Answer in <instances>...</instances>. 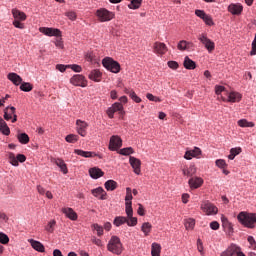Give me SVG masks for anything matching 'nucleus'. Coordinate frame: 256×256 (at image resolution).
I'll return each mask as SVG.
<instances>
[{
    "mask_svg": "<svg viewBox=\"0 0 256 256\" xmlns=\"http://www.w3.org/2000/svg\"><path fill=\"white\" fill-rule=\"evenodd\" d=\"M65 141H67V143H77L79 141V136L75 134H69L66 136Z\"/></svg>",
    "mask_w": 256,
    "mask_h": 256,
    "instance_id": "nucleus-43",
    "label": "nucleus"
},
{
    "mask_svg": "<svg viewBox=\"0 0 256 256\" xmlns=\"http://www.w3.org/2000/svg\"><path fill=\"white\" fill-rule=\"evenodd\" d=\"M15 107H6L4 109V119L5 121H11L12 123H17V114H15Z\"/></svg>",
    "mask_w": 256,
    "mask_h": 256,
    "instance_id": "nucleus-10",
    "label": "nucleus"
},
{
    "mask_svg": "<svg viewBox=\"0 0 256 256\" xmlns=\"http://www.w3.org/2000/svg\"><path fill=\"white\" fill-rule=\"evenodd\" d=\"M9 243V236L5 233H1V244L2 245H7Z\"/></svg>",
    "mask_w": 256,
    "mask_h": 256,
    "instance_id": "nucleus-57",
    "label": "nucleus"
},
{
    "mask_svg": "<svg viewBox=\"0 0 256 256\" xmlns=\"http://www.w3.org/2000/svg\"><path fill=\"white\" fill-rule=\"evenodd\" d=\"M132 153H135V151H133V148L131 147H127V148H122L119 150V154L120 155H132Z\"/></svg>",
    "mask_w": 256,
    "mask_h": 256,
    "instance_id": "nucleus-47",
    "label": "nucleus"
},
{
    "mask_svg": "<svg viewBox=\"0 0 256 256\" xmlns=\"http://www.w3.org/2000/svg\"><path fill=\"white\" fill-rule=\"evenodd\" d=\"M133 203H125L127 217H133Z\"/></svg>",
    "mask_w": 256,
    "mask_h": 256,
    "instance_id": "nucleus-46",
    "label": "nucleus"
},
{
    "mask_svg": "<svg viewBox=\"0 0 256 256\" xmlns=\"http://www.w3.org/2000/svg\"><path fill=\"white\" fill-rule=\"evenodd\" d=\"M133 194L130 187L126 188L125 203H133Z\"/></svg>",
    "mask_w": 256,
    "mask_h": 256,
    "instance_id": "nucleus-45",
    "label": "nucleus"
},
{
    "mask_svg": "<svg viewBox=\"0 0 256 256\" xmlns=\"http://www.w3.org/2000/svg\"><path fill=\"white\" fill-rule=\"evenodd\" d=\"M237 219L241 225L248 229H255L256 213L242 211L238 214Z\"/></svg>",
    "mask_w": 256,
    "mask_h": 256,
    "instance_id": "nucleus-1",
    "label": "nucleus"
},
{
    "mask_svg": "<svg viewBox=\"0 0 256 256\" xmlns=\"http://www.w3.org/2000/svg\"><path fill=\"white\" fill-rule=\"evenodd\" d=\"M199 155H201V149L195 147L193 150L186 151L184 159L190 161V159H193V157H199Z\"/></svg>",
    "mask_w": 256,
    "mask_h": 256,
    "instance_id": "nucleus-23",
    "label": "nucleus"
},
{
    "mask_svg": "<svg viewBox=\"0 0 256 256\" xmlns=\"http://www.w3.org/2000/svg\"><path fill=\"white\" fill-rule=\"evenodd\" d=\"M102 77L103 74L98 69L92 70L88 75V79H90L91 81H95V83H100Z\"/></svg>",
    "mask_w": 256,
    "mask_h": 256,
    "instance_id": "nucleus-21",
    "label": "nucleus"
},
{
    "mask_svg": "<svg viewBox=\"0 0 256 256\" xmlns=\"http://www.w3.org/2000/svg\"><path fill=\"white\" fill-rule=\"evenodd\" d=\"M242 98H243V96L239 92H230L228 95V101L230 103H237V102L241 101Z\"/></svg>",
    "mask_w": 256,
    "mask_h": 256,
    "instance_id": "nucleus-29",
    "label": "nucleus"
},
{
    "mask_svg": "<svg viewBox=\"0 0 256 256\" xmlns=\"http://www.w3.org/2000/svg\"><path fill=\"white\" fill-rule=\"evenodd\" d=\"M102 65L111 73H119L121 71V65L119 62L113 60V58L106 57L102 60Z\"/></svg>",
    "mask_w": 256,
    "mask_h": 256,
    "instance_id": "nucleus-4",
    "label": "nucleus"
},
{
    "mask_svg": "<svg viewBox=\"0 0 256 256\" xmlns=\"http://www.w3.org/2000/svg\"><path fill=\"white\" fill-rule=\"evenodd\" d=\"M191 48H193V43L185 40L180 41L177 45L179 51H189Z\"/></svg>",
    "mask_w": 256,
    "mask_h": 256,
    "instance_id": "nucleus-27",
    "label": "nucleus"
},
{
    "mask_svg": "<svg viewBox=\"0 0 256 256\" xmlns=\"http://www.w3.org/2000/svg\"><path fill=\"white\" fill-rule=\"evenodd\" d=\"M195 14L197 15V17H200V19H203V18H205L207 16L205 11H203V10H196Z\"/></svg>",
    "mask_w": 256,
    "mask_h": 256,
    "instance_id": "nucleus-63",
    "label": "nucleus"
},
{
    "mask_svg": "<svg viewBox=\"0 0 256 256\" xmlns=\"http://www.w3.org/2000/svg\"><path fill=\"white\" fill-rule=\"evenodd\" d=\"M107 249L110 253L121 255V253H123V244L121 243V239L117 236H112L108 242Z\"/></svg>",
    "mask_w": 256,
    "mask_h": 256,
    "instance_id": "nucleus-3",
    "label": "nucleus"
},
{
    "mask_svg": "<svg viewBox=\"0 0 256 256\" xmlns=\"http://www.w3.org/2000/svg\"><path fill=\"white\" fill-rule=\"evenodd\" d=\"M74 153L76 155H80V157H85V158L93 157V152H89V151H83V150L76 149V150H74Z\"/></svg>",
    "mask_w": 256,
    "mask_h": 256,
    "instance_id": "nucleus-40",
    "label": "nucleus"
},
{
    "mask_svg": "<svg viewBox=\"0 0 256 256\" xmlns=\"http://www.w3.org/2000/svg\"><path fill=\"white\" fill-rule=\"evenodd\" d=\"M65 16L70 19V21H75L77 19V13L75 11H68L65 13Z\"/></svg>",
    "mask_w": 256,
    "mask_h": 256,
    "instance_id": "nucleus-52",
    "label": "nucleus"
},
{
    "mask_svg": "<svg viewBox=\"0 0 256 256\" xmlns=\"http://www.w3.org/2000/svg\"><path fill=\"white\" fill-rule=\"evenodd\" d=\"M247 241L249 245L252 247V249L256 250V241L253 236H248Z\"/></svg>",
    "mask_w": 256,
    "mask_h": 256,
    "instance_id": "nucleus-55",
    "label": "nucleus"
},
{
    "mask_svg": "<svg viewBox=\"0 0 256 256\" xmlns=\"http://www.w3.org/2000/svg\"><path fill=\"white\" fill-rule=\"evenodd\" d=\"M216 167H219L220 169H225L227 167V162L223 159L216 160Z\"/></svg>",
    "mask_w": 256,
    "mask_h": 256,
    "instance_id": "nucleus-53",
    "label": "nucleus"
},
{
    "mask_svg": "<svg viewBox=\"0 0 256 256\" xmlns=\"http://www.w3.org/2000/svg\"><path fill=\"white\" fill-rule=\"evenodd\" d=\"M228 11L232 15H241V13H243V5H241V4H230L228 6Z\"/></svg>",
    "mask_w": 256,
    "mask_h": 256,
    "instance_id": "nucleus-20",
    "label": "nucleus"
},
{
    "mask_svg": "<svg viewBox=\"0 0 256 256\" xmlns=\"http://www.w3.org/2000/svg\"><path fill=\"white\" fill-rule=\"evenodd\" d=\"M184 225L187 230H193L195 228V219L193 218H188L185 220Z\"/></svg>",
    "mask_w": 256,
    "mask_h": 256,
    "instance_id": "nucleus-41",
    "label": "nucleus"
},
{
    "mask_svg": "<svg viewBox=\"0 0 256 256\" xmlns=\"http://www.w3.org/2000/svg\"><path fill=\"white\" fill-rule=\"evenodd\" d=\"M128 95L135 103H141L142 100L139 96H137V93H135V91H130Z\"/></svg>",
    "mask_w": 256,
    "mask_h": 256,
    "instance_id": "nucleus-50",
    "label": "nucleus"
},
{
    "mask_svg": "<svg viewBox=\"0 0 256 256\" xmlns=\"http://www.w3.org/2000/svg\"><path fill=\"white\" fill-rule=\"evenodd\" d=\"M55 225H57L55 220L50 221L45 228L46 231H48V233H53V231H55Z\"/></svg>",
    "mask_w": 256,
    "mask_h": 256,
    "instance_id": "nucleus-48",
    "label": "nucleus"
},
{
    "mask_svg": "<svg viewBox=\"0 0 256 256\" xmlns=\"http://www.w3.org/2000/svg\"><path fill=\"white\" fill-rule=\"evenodd\" d=\"M239 251V246L231 244L220 256H234Z\"/></svg>",
    "mask_w": 256,
    "mask_h": 256,
    "instance_id": "nucleus-26",
    "label": "nucleus"
},
{
    "mask_svg": "<svg viewBox=\"0 0 256 256\" xmlns=\"http://www.w3.org/2000/svg\"><path fill=\"white\" fill-rule=\"evenodd\" d=\"M112 108L114 109V111H119L120 113H123V104L119 103V102H115L112 105Z\"/></svg>",
    "mask_w": 256,
    "mask_h": 256,
    "instance_id": "nucleus-54",
    "label": "nucleus"
},
{
    "mask_svg": "<svg viewBox=\"0 0 256 256\" xmlns=\"http://www.w3.org/2000/svg\"><path fill=\"white\" fill-rule=\"evenodd\" d=\"M12 15L14 17L12 24L16 27V29H25V24L23 21H27V14L17 8H14L12 9Z\"/></svg>",
    "mask_w": 256,
    "mask_h": 256,
    "instance_id": "nucleus-2",
    "label": "nucleus"
},
{
    "mask_svg": "<svg viewBox=\"0 0 256 256\" xmlns=\"http://www.w3.org/2000/svg\"><path fill=\"white\" fill-rule=\"evenodd\" d=\"M115 113H117V111L115 110V108H113V106L108 108L107 115H108L109 119H113Z\"/></svg>",
    "mask_w": 256,
    "mask_h": 256,
    "instance_id": "nucleus-59",
    "label": "nucleus"
},
{
    "mask_svg": "<svg viewBox=\"0 0 256 256\" xmlns=\"http://www.w3.org/2000/svg\"><path fill=\"white\" fill-rule=\"evenodd\" d=\"M185 69L193 70L195 67H197V64H195V61L191 60L188 56L185 57L184 63H183Z\"/></svg>",
    "mask_w": 256,
    "mask_h": 256,
    "instance_id": "nucleus-32",
    "label": "nucleus"
},
{
    "mask_svg": "<svg viewBox=\"0 0 256 256\" xmlns=\"http://www.w3.org/2000/svg\"><path fill=\"white\" fill-rule=\"evenodd\" d=\"M151 255L152 256H161V244L156 243V242L152 243Z\"/></svg>",
    "mask_w": 256,
    "mask_h": 256,
    "instance_id": "nucleus-31",
    "label": "nucleus"
},
{
    "mask_svg": "<svg viewBox=\"0 0 256 256\" xmlns=\"http://www.w3.org/2000/svg\"><path fill=\"white\" fill-rule=\"evenodd\" d=\"M168 67L170 69H179V63L177 61H168Z\"/></svg>",
    "mask_w": 256,
    "mask_h": 256,
    "instance_id": "nucleus-61",
    "label": "nucleus"
},
{
    "mask_svg": "<svg viewBox=\"0 0 256 256\" xmlns=\"http://www.w3.org/2000/svg\"><path fill=\"white\" fill-rule=\"evenodd\" d=\"M203 21L206 23V25H209L210 27L214 25L213 18L211 16L207 15L203 18Z\"/></svg>",
    "mask_w": 256,
    "mask_h": 256,
    "instance_id": "nucleus-58",
    "label": "nucleus"
},
{
    "mask_svg": "<svg viewBox=\"0 0 256 256\" xmlns=\"http://www.w3.org/2000/svg\"><path fill=\"white\" fill-rule=\"evenodd\" d=\"M153 49L157 55H165L167 53V45L163 42H155Z\"/></svg>",
    "mask_w": 256,
    "mask_h": 256,
    "instance_id": "nucleus-17",
    "label": "nucleus"
},
{
    "mask_svg": "<svg viewBox=\"0 0 256 256\" xmlns=\"http://www.w3.org/2000/svg\"><path fill=\"white\" fill-rule=\"evenodd\" d=\"M126 219H127L126 223L128 227H135V225H137V217L131 216V217H127Z\"/></svg>",
    "mask_w": 256,
    "mask_h": 256,
    "instance_id": "nucleus-49",
    "label": "nucleus"
},
{
    "mask_svg": "<svg viewBox=\"0 0 256 256\" xmlns=\"http://www.w3.org/2000/svg\"><path fill=\"white\" fill-rule=\"evenodd\" d=\"M71 85L74 87H87V79L81 74H76L70 78Z\"/></svg>",
    "mask_w": 256,
    "mask_h": 256,
    "instance_id": "nucleus-9",
    "label": "nucleus"
},
{
    "mask_svg": "<svg viewBox=\"0 0 256 256\" xmlns=\"http://www.w3.org/2000/svg\"><path fill=\"white\" fill-rule=\"evenodd\" d=\"M51 163H54L59 167V169L64 173V175H67L69 173V169H67V164L65 161L61 158H51Z\"/></svg>",
    "mask_w": 256,
    "mask_h": 256,
    "instance_id": "nucleus-15",
    "label": "nucleus"
},
{
    "mask_svg": "<svg viewBox=\"0 0 256 256\" xmlns=\"http://www.w3.org/2000/svg\"><path fill=\"white\" fill-rule=\"evenodd\" d=\"M96 17L100 23H106L115 18V14L105 8H100L96 11Z\"/></svg>",
    "mask_w": 256,
    "mask_h": 256,
    "instance_id": "nucleus-5",
    "label": "nucleus"
},
{
    "mask_svg": "<svg viewBox=\"0 0 256 256\" xmlns=\"http://www.w3.org/2000/svg\"><path fill=\"white\" fill-rule=\"evenodd\" d=\"M92 228L94 229V231H97L98 237H102V235H103V228H102L101 225H99V224H93V225H92Z\"/></svg>",
    "mask_w": 256,
    "mask_h": 256,
    "instance_id": "nucleus-51",
    "label": "nucleus"
},
{
    "mask_svg": "<svg viewBox=\"0 0 256 256\" xmlns=\"http://www.w3.org/2000/svg\"><path fill=\"white\" fill-rule=\"evenodd\" d=\"M210 228L213 229V231H217L219 229V222H217V221L211 222Z\"/></svg>",
    "mask_w": 256,
    "mask_h": 256,
    "instance_id": "nucleus-64",
    "label": "nucleus"
},
{
    "mask_svg": "<svg viewBox=\"0 0 256 256\" xmlns=\"http://www.w3.org/2000/svg\"><path fill=\"white\" fill-rule=\"evenodd\" d=\"M125 223H127V217L125 216H117L113 222L116 227H121V225H125Z\"/></svg>",
    "mask_w": 256,
    "mask_h": 256,
    "instance_id": "nucleus-34",
    "label": "nucleus"
},
{
    "mask_svg": "<svg viewBox=\"0 0 256 256\" xmlns=\"http://www.w3.org/2000/svg\"><path fill=\"white\" fill-rule=\"evenodd\" d=\"M104 187L106 191H115L117 189V182L115 180H108L105 182Z\"/></svg>",
    "mask_w": 256,
    "mask_h": 256,
    "instance_id": "nucleus-33",
    "label": "nucleus"
},
{
    "mask_svg": "<svg viewBox=\"0 0 256 256\" xmlns=\"http://www.w3.org/2000/svg\"><path fill=\"white\" fill-rule=\"evenodd\" d=\"M141 3H143V0H131L128 7L130 9H139V7H141Z\"/></svg>",
    "mask_w": 256,
    "mask_h": 256,
    "instance_id": "nucleus-44",
    "label": "nucleus"
},
{
    "mask_svg": "<svg viewBox=\"0 0 256 256\" xmlns=\"http://www.w3.org/2000/svg\"><path fill=\"white\" fill-rule=\"evenodd\" d=\"M123 146V140L119 136H112L109 142L110 151H117V149H121Z\"/></svg>",
    "mask_w": 256,
    "mask_h": 256,
    "instance_id": "nucleus-12",
    "label": "nucleus"
},
{
    "mask_svg": "<svg viewBox=\"0 0 256 256\" xmlns=\"http://www.w3.org/2000/svg\"><path fill=\"white\" fill-rule=\"evenodd\" d=\"M151 229H153L151 223L145 222L142 224L141 231L144 233L146 237L149 235V233H151Z\"/></svg>",
    "mask_w": 256,
    "mask_h": 256,
    "instance_id": "nucleus-37",
    "label": "nucleus"
},
{
    "mask_svg": "<svg viewBox=\"0 0 256 256\" xmlns=\"http://www.w3.org/2000/svg\"><path fill=\"white\" fill-rule=\"evenodd\" d=\"M92 243H94V245H97V247H103V241H101V239H98L97 237L93 236L91 238Z\"/></svg>",
    "mask_w": 256,
    "mask_h": 256,
    "instance_id": "nucleus-56",
    "label": "nucleus"
},
{
    "mask_svg": "<svg viewBox=\"0 0 256 256\" xmlns=\"http://www.w3.org/2000/svg\"><path fill=\"white\" fill-rule=\"evenodd\" d=\"M239 127H255V123L247 121V119H241L238 121Z\"/></svg>",
    "mask_w": 256,
    "mask_h": 256,
    "instance_id": "nucleus-42",
    "label": "nucleus"
},
{
    "mask_svg": "<svg viewBox=\"0 0 256 256\" xmlns=\"http://www.w3.org/2000/svg\"><path fill=\"white\" fill-rule=\"evenodd\" d=\"M129 163H130L131 167L134 169V173L136 175H141V160H139L133 156H130Z\"/></svg>",
    "mask_w": 256,
    "mask_h": 256,
    "instance_id": "nucleus-14",
    "label": "nucleus"
},
{
    "mask_svg": "<svg viewBox=\"0 0 256 256\" xmlns=\"http://www.w3.org/2000/svg\"><path fill=\"white\" fill-rule=\"evenodd\" d=\"M9 163L13 165L14 167H19V163H25L27 161V157L23 154H18L15 156L14 153L10 152L8 154Z\"/></svg>",
    "mask_w": 256,
    "mask_h": 256,
    "instance_id": "nucleus-8",
    "label": "nucleus"
},
{
    "mask_svg": "<svg viewBox=\"0 0 256 256\" xmlns=\"http://www.w3.org/2000/svg\"><path fill=\"white\" fill-rule=\"evenodd\" d=\"M89 175L92 177V179H99L105 175V172L100 168L94 167L89 169Z\"/></svg>",
    "mask_w": 256,
    "mask_h": 256,
    "instance_id": "nucleus-24",
    "label": "nucleus"
},
{
    "mask_svg": "<svg viewBox=\"0 0 256 256\" xmlns=\"http://www.w3.org/2000/svg\"><path fill=\"white\" fill-rule=\"evenodd\" d=\"M1 133L3 135H10L11 129H9V126L7 125V122H5L3 119H1Z\"/></svg>",
    "mask_w": 256,
    "mask_h": 256,
    "instance_id": "nucleus-39",
    "label": "nucleus"
},
{
    "mask_svg": "<svg viewBox=\"0 0 256 256\" xmlns=\"http://www.w3.org/2000/svg\"><path fill=\"white\" fill-rule=\"evenodd\" d=\"M28 241H29L31 247L33 249H35V251H38L39 253H45V246L43 245V243L33 240V239H30Z\"/></svg>",
    "mask_w": 256,
    "mask_h": 256,
    "instance_id": "nucleus-22",
    "label": "nucleus"
},
{
    "mask_svg": "<svg viewBox=\"0 0 256 256\" xmlns=\"http://www.w3.org/2000/svg\"><path fill=\"white\" fill-rule=\"evenodd\" d=\"M182 173L186 177H193L197 173V167L194 164H191L189 167L183 168Z\"/></svg>",
    "mask_w": 256,
    "mask_h": 256,
    "instance_id": "nucleus-25",
    "label": "nucleus"
},
{
    "mask_svg": "<svg viewBox=\"0 0 256 256\" xmlns=\"http://www.w3.org/2000/svg\"><path fill=\"white\" fill-rule=\"evenodd\" d=\"M87 127H89V124L83 120H77L76 121V129L78 135H81V137H85L87 135Z\"/></svg>",
    "mask_w": 256,
    "mask_h": 256,
    "instance_id": "nucleus-13",
    "label": "nucleus"
},
{
    "mask_svg": "<svg viewBox=\"0 0 256 256\" xmlns=\"http://www.w3.org/2000/svg\"><path fill=\"white\" fill-rule=\"evenodd\" d=\"M20 90L29 93V91H33V85L29 82H21Z\"/></svg>",
    "mask_w": 256,
    "mask_h": 256,
    "instance_id": "nucleus-38",
    "label": "nucleus"
},
{
    "mask_svg": "<svg viewBox=\"0 0 256 256\" xmlns=\"http://www.w3.org/2000/svg\"><path fill=\"white\" fill-rule=\"evenodd\" d=\"M203 183V178L197 176L191 177L188 181L190 189H199V187H201Z\"/></svg>",
    "mask_w": 256,
    "mask_h": 256,
    "instance_id": "nucleus-16",
    "label": "nucleus"
},
{
    "mask_svg": "<svg viewBox=\"0 0 256 256\" xmlns=\"http://www.w3.org/2000/svg\"><path fill=\"white\" fill-rule=\"evenodd\" d=\"M17 139L22 145H27V143H29V135H27V133L18 134Z\"/></svg>",
    "mask_w": 256,
    "mask_h": 256,
    "instance_id": "nucleus-36",
    "label": "nucleus"
},
{
    "mask_svg": "<svg viewBox=\"0 0 256 256\" xmlns=\"http://www.w3.org/2000/svg\"><path fill=\"white\" fill-rule=\"evenodd\" d=\"M201 210L206 213V215H217V213H219L217 206L209 201H205L201 204Z\"/></svg>",
    "mask_w": 256,
    "mask_h": 256,
    "instance_id": "nucleus-6",
    "label": "nucleus"
},
{
    "mask_svg": "<svg viewBox=\"0 0 256 256\" xmlns=\"http://www.w3.org/2000/svg\"><path fill=\"white\" fill-rule=\"evenodd\" d=\"M61 211L71 221H77V212L74 211L73 208H69V207L62 208Z\"/></svg>",
    "mask_w": 256,
    "mask_h": 256,
    "instance_id": "nucleus-19",
    "label": "nucleus"
},
{
    "mask_svg": "<svg viewBox=\"0 0 256 256\" xmlns=\"http://www.w3.org/2000/svg\"><path fill=\"white\" fill-rule=\"evenodd\" d=\"M39 31L47 37H61V30L57 28L40 27Z\"/></svg>",
    "mask_w": 256,
    "mask_h": 256,
    "instance_id": "nucleus-11",
    "label": "nucleus"
},
{
    "mask_svg": "<svg viewBox=\"0 0 256 256\" xmlns=\"http://www.w3.org/2000/svg\"><path fill=\"white\" fill-rule=\"evenodd\" d=\"M91 193L94 197H99L101 201H105L107 199V192H105L102 187L91 190Z\"/></svg>",
    "mask_w": 256,
    "mask_h": 256,
    "instance_id": "nucleus-18",
    "label": "nucleus"
},
{
    "mask_svg": "<svg viewBox=\"0 0 256 256\" xmlns=\"http://www.w3.org/2000/svg\"><path fill=\"white\" fill-rule=\"evenodd\" d=\"M69 67L72 69V71H75V73H81L82 71L81 66L77 64L69 65Z\"/></svg>",
    "mask_w": 256,
    "mask_h": 256,
    "instance_id": "nucleus-62",
    "label": "nucleus"
},
{
    "mask_svg": "<svg viewBox=\"0 0 256 256\" xmlns=\"http://www.w3.org/2000/svg\"><path fill=\"white\" fill-rule=\"evenodd\" d=\"M199 41L204 45L209 53L215 51V42H212L211 39L207 37V34H200L198 36Z\"/></svg>",
    "mask_w": 256,
    "mask_h": 256,
    "instance_id": "nucleus-7",
    "label": "nucleus"
},
{
    "mask_svg": "<svg viewBox=\"0 0 256 256\" xmlns=\"http://www.w3.org/2000/svg\"><path fill=\"white\" fill-rule=\"evenodd\" d=\"M241 151V147L232 148L230 150V155H228V159H230V161H233V159H235L237 155H240Z\"/></svg>",
    "mask_w": 256,
    "mask_h": 256,
    "instance_id": "nucleus-35",
    "label": "nucleus"
},
{
    "mask_svg": "<svg viewBox=\"0 0 256 256\" xmlns=\"http://www.w3.org/2000/svg\"><path fill=\"white\" fill-rule=\"evenodd\" d=\"M221 221H222V227H224V229L228 230L229 233H233V224H231V222H229V219H227V217H225V215L221 216Z\"/></svg>",
    "mask_w": 256,
    "mask_h": 256,
    "instance_id": "nucleus-30",
    "label": "nucleus"
},
{
    "mask_svg": "<svg viewBox=\"0 0 256 256\" xmlns=\"http://www.w3.org/2000/svg\"><path fill=\"white\" fill-rule=\"evenodd\" d=\"M8 79L9 81H12L14 85H21V83H23V78H21L17 73H9Z\"/></svg>",
    "mask_w": 256,
    "mask_h": 256,
    "instance_id": "nucleus-28",
    "label": "nucleus"
},
{
    "mask_svg": "<svg viewBox=\"0 0 256 256\" xmlns=\"http://www.w3.org/2000/svg\"><path fill=\"white\" fill-rule=\"evenodd\" d=\"M69 68V65L57 64L56 69L60 71V73H65V71Z\"/></svg>",
    "mask_w": 256,
    "mask_h": 256,
    "instance_id": "nucleus-60",
    "label": "nucleus"
}]
</instances>
